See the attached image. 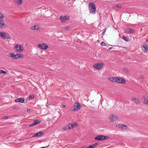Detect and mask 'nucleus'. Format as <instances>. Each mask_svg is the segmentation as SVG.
<instances>
[{
  "label": "nucleus",
  "mask_w": 148,
  "mask_h": 148,
  "mask_svg": "<svg viewBox=\"0 0 148 148\" xmlns=\"http://www.w3.org/2000/svg\"><path fill=\"white\" fill-rule=\"evenodd\" d=\"M62 108H64L65 107V105H62Z\"/></svg>",
  "instance_id": "nucleus-39"
},
{
  "label": "nucleus",
  "mask_w": 148,
  "mask_h": 148,
  "mask_svg": "<svg viewBox=\"0 0 148 148\" xmlns=\"http://www.w3.org/2000/svg\"><path fill=\"white\" fill-rule=\"evenodd\" d=\"M145 98V101L144 103L148 105V99H146V98H145V97H144Z\"/></svg>",
  "instance_id": "nucleus-28"
},
{
  "label": "nucleus",
  "mask_w": 148,
  "mask_h": 148,
  "mask_svg": "<svg viewBox=\"0 0 148 148\" xmlns=\"http://www.w3.org/2000/svg\"><path fill=\"white\" fill-rule=\"evenodd\" d=\"M116 77H113L109 78L108 79L111 82H116Z\"/></svg>",
  "instance_id": "nucleus-19"
},
{
  "label": "nucleus",
  "mask_w": 148,
  "mask_h": 148,
  "mask_svg": "<svg viewBox=\"0 0 148 148\" xmlns=\"http://www.w3.org/2000/svg\"><path fill=\"white\" fill-rule=\"evenodd\" d=\"M7 118H8V117H7L6 116H4V119H6Z\"/></svg>",
  "instance_id": "nucleus-40"
},
{
  "label": "nucleus",
  "mask_w": 148,
  "mask_h": 148,
  "mask_svg": "<svg viewBox=\"0 0 148 148\" xmlns=\"http://www.w3.org/2000/svg\"><path fill=\"white\" fill-rule=\"evenodd\" d=\"M34 96L33 95H30L29 96V99H34Z\"/></svg>",
  "instance_id": "nucleus-30"
},
{
  "label": "nucleus",
  "mask_w": 148,
  "mask_h": 148,
  "mask_svg": "<svg viewBox=\"0 0 148 148\" xmlns=\"http://www.w3.org/2000/svg\"><path fill=\"white\" fill-rule=\"evenodd\" d=\"M60 19L61 21L63 23H64L68 20L69 19V17L68 16H60Z\"/></svg>",
  "instance_id": "nucleus-9"
},
{
  "label": "nucleus",
  "mask_w": 148,
  "mask_h": 148,
  "mask_svg": "<svg viewBox=\"0 0 148 148\" xmlns=\"http://www.w3.org/2000/svg\"><path fill=\"white\" fill-rule=\"evenodd\" d=\"M139 77L140 79H142L143 78V76L142 75H140L139 76Z\"/></svg>",
  "instance_id": "nucleus-36"
},
{
  "label": "nucleus",
  "mask_w": 148,
  "mask_h": 148,
  "mask_svg": "<svg viewBox=\"0 0 148 148\" xmlns=\"http://www.w3.org/2000/svg\"><path fill=\"white\" fill-rule=\"evenodd\" d=\"M116 82L119 84H125L126 83L125 80L122 77H116Z\"/></svg>",
  "instance_id": "nucleus-5"
},
{
  "label": "nucleus",
  "mask_w": 148,
  "mask_h": 148,
  "mask_svg": "<svg viewBox=\"0 0 148 148\" xmlns=\"http://www.w3.org/2000/svg\"><path fill=\"white\" fill-rule=\"evenodd\" d=\"M123 71H125L126 73H129V70L127 68H124L123 69Z\"/></svg>",
  "instance_id": "nucleus-29"
},
{
  "label": "nucleus",
  "mask_w": 148,
  "mask_h": 148,
  "mask_svg": "<svg viewBox=\"0 0 148 148\" xmlns=\"http://www.w3.org/2000/svg\"><path fill=\"white\" fill-rule=\"evenodd\" d=\"M0 36L3 39H10V36L7 33L4 32H0Z\"/></svg>",
  "instance_id": "nucleus-4"
},
{
  "label": "nucleus",
  "mask_w": 148,
  "mask_h": 148,
  "mask_svg": "<svg viewBox=\"0 0 148 148\" xmlns=\"http://www.w3.org/2000/svg\"><path fill=\"white\" fill-rule=\"evenodd\" d=\"M116 8H122V6L121 4H116L112 6V8L115 9Z\"/></svg>",
  "instance_id": "nucleus-18"
},
{
  "label": "nucleus",
  "mask_w": 148,
  "mask_h": 148,
  "mask_svg": "<svg viewBox=\"0 0 148 148\" xmlns=\"http://www.w3.org/2000/svg\"><path fill=\"white\" fill-rule=\"evenodd\" d=\"M27 112H31V110H28V109L27 110Z\"/></svg>",
  "instance_id": "nucleus-41"
},
{
  "label": "nucleus",
  "mask_w": 148,
  "mask_h": 148,
  "mask_svg": "<svg viewBox=\"0 0 148 148\" xmlns=\"http://www.w3.org/2000/svg\"><path fill=\"white\" fill-rule=\"evenodd\" d=\"M31 29L32 30H34L36 29V26H32L31 28Z\"/></svg>",
  "instance_id": "nucleus-32"
},
{
  "label": "nucleus",
  "mask_w": 148,
  "mask_h": 148,
  "mask_svg": "<svg viewBox=\"0 0 148 148\" xmlns=\"http://www.w3.org/2000/svg\"><path fill=\"white\" fill-rule=\"evenodd\" d=\"M120 126L121 128L123 130L127 129V125H126L122 124Z\"/></svg>",
  "instance_id": "nucleus-23"
},
{
  "label": "nucleus",
  "mask_w": 148,
  "mask_h": 148,
  "mask_svg": "<svg viewBox=\"0 0 148 148\" xmlns=\"http://www.w3.org/2000/svg\"><path fill=\"white\" fill-rule=\"evenodd\" d=\"M86 147H82L81 148H86Z\"/></svg>",
  "instance_id": "nucleus-43"
},
{
  "label": "nucleus",
  "mask_w": 148,
  "mask_h": 148,
  "mask_svg": "<svg viewBox=\"0 0 148 148\" xmlns=\"http://www.w3.org/2000/svg\"><path fill=\"white\" fill-rule=\"evenodd\" d=\"M121 125H120V124H118V125H116V127H119V128H121V127H121V126H121Z\"/></svg>",
  "instance_id": "nucleus-35"
},
{
  "label": "nucleus",
  "mask_w": 148,
  "mask_h": 148,
  "mask_svg": "<svg viewBox=\"0 0 148 148\" xmlns=\"http://www.w3.org/2000/svg\"><path fill=\"white\" fill-rule=\"evenodd\" d=\"M6 27V25L4 21L0 22V29H4Z\"/></svg>",
  "instance_id": "nucleus-15"
},
{
  "label": "nucleus",
  "mask_w": 148,
  "mask_h": 148,
  "mask_svg": "<svg viewBox=\"0 0 148 148\" xmlns=\"http://www.w3.org/2000/svg\"><path fill=\"white\" fill-rule=\"evenodd\" d=\"M4 18V16L3 14L1 13H0V22L4 21L3 18Z\"/></svg>",
  "instance_id": "nucleus-20"
},
{
  "label": "nucleus",
  "mask_w": 148,
  "mask_h": 148,
  "mask_svg": "<svg viewBox=\"0 0 148 148\" xmlns=\"http://www.w3.org/2000/svg\"><path fill=\"white\" fill-rule=\"evenodd\" d=\"M106 45L104 42H102V46H105Z\"/></svg>",
  "instance_id": "nucleus-37"
},
{
  "label": "nucleus",
  "mask_w": 148,
  "mask_h": 148,
  "mask_svg": "<svg viewBox=\"0 0 148 148\" xmlns=\"http://www.w3.org/2000/svg\"><path fill=\"white\" fill-rule=\"evenodd\" d=\"M90 0V1H94V0Z\"/></svg>",
  "instance_id": "nucleus-44"
},
{
  "label": "nucleus",
  "mask_w": 148,
  "mask_h": 148,
  "mask_svg": "<svg viewBox=\"0 0 148 148\" xmlns=\"http://www.w3.org/2000/svg\"><path fill=\"white\" fill-rule=\"evenodd\" d=\"M9 56L8 55L9 57H11L13 59H17L20 58H23V56L20 53H18L16 54L15 55L14 53H11L9 54Z\"/></svg>",
  "instance_id": "nucleus-3"
},
{
  "label": "nucleus",
  "mask_w": 148,
  "mask_h": 148,
  "mask_svg": "<svg viewBox=\"0 0 148 148\" xmlns=\"http://www.w3.org/2000/svg\"><path fill=\"white\" fill-rule=\"evenodd\" d=\"M132 101L136 104H139L140 103V100L138 98L135 97H132Z\"/></svg>",
  "instance_id": "nucleus-14"
},
{
  "label": "nucleus",
  "mask_w": 148,
  "mask_h": 148,
  "mask_svg": "<svg viewBox=\"0 0 148 148\" xmlns=\"http://www.w3.org/2000/svg\"><path fill=\"white\" fill-rule=\"evenodd\" d=\"M125 33L127 34H132L134 32L135 30L133 29L127 28L125 30Z\"/></svg>",
  "instance_id": "nucleus-12"
},
{
  "label": "nucleus",
  "mask_w": 148,
  "mask_h": 148,
  "mask_svg": "<svg viewBox=\"0 0 148 148\" xmlns=\"http://www.w3.org/2000/svg\"><path fill=\"white\" fill-rule=\"evenodd\" d=\"M113 48V47H110L108 49V50H111L112 48Z\"/></svg>",
  "instance_id": "nucleus-38"
},
{
  "label": "nucleus",
  "mask_w": 148,
  "mask_h": 148,
  "mask_svg": "<svg viewBox=\"0 0 148 148\" xmlns=\"http://www.w3.org/2000/svg\"><path fill=\"white\" fill-rule=\"evenodd\" d=\"M68 27H66L65 28V29L66 30V29H68Z\"/></svg>",
  "instance_id": "nucleus-42"
},
{
  "label": "nucleus",
  "mask_w": 148,
  "mask_h": 148,
  "mask_svg": "<svg viewBox=\"0 0 148 148\" xmlns=\"http://www.w3.org/2000/svg\"><path fill=\"white\" fill-rule=\"evenodd\" d=\"M14 2L17 5H20L22 3V0H13Z\"/></svg>",
  "instance_id": "nucleus-17"
},
{
  "label": "nucleus",
  "mask_w": 148,
  "mask_h": 148,
  "mask_svg": "<svg viewBox=\"0 0 148 148\" xmlns=\"http://www.w3.org/2000/svg\"><path fill=\"white\" fill-rule=\"evenodd\" d=\"M81 107V106L78 103L76 102L75 104L74 108L72 111H75L79 110Z\"/></svg>",
  "instance_id": "nucleus-10"
},
{
  "label": "nucleus",
  "mask_w": 148,
  "mask_h": 148,
  "mask_svg": "<svg viewBox=\"0 0 148 148\" xmlns=\"http://www.w3.org/2000/svg\"><path fill=\"white\" fill-rule=\"evenodd\" d=\"M141 48L143 51L147 53L148 51V45L145 43H144L141 45Z\"/></svg>",
  "instance_id": "nucleus-7"
},
{
  "label": "nucleus",
  "mask_w": 148,
  "mask_h": 148,
  "mask_svg": "<svg viewBox=\"0 0 148 148\" xmlns=\"http://www.w3.org/2000/svg\"><path fill=\"white\" fill-rule=\"evenodd\" d=\"M102 67H103V66H104V64H103V63H102Z\"/></svg>",
  "instance_id": "nucleus-45"
},
{
  "label": "nucleus",
  "mask_w": 148,
  "mask_h": 148,
  "mask_svg": "<svg viewBox=\"0 0 148 148\" xmlns=\"http://www.w3.org/2000/svg\"><path fill=\"white\" fill-rule=\"evenodd\" d=\"M93 67L97 70H99L102 68V64L97 63L93 65Z\"/></svg>",
  "instance_id": "nucleus-11"
},
{
  "label": "nucleus",
  "mask_w": 148,
  "mask_h": 148,
  "mask_svg": "<svg viewBox=\"0 0 148 148\" xmlns=\"http://www.w3.org/2000/svg\"><path fill=\"white\" fill-rule=\"evenodd\" d=\"M74 125H76V124H75V123H74V124H70V125H70V129H72L74 127Z\"/></svg>",
  "instance_id": "nucleus-27"
},
{
  "label": "nucleus",
  "mask_w": 148,
  "mask_h": 148,
  "mask_svg": "<svg viewBox=\"0 0 148 148\" xmlns=\"http://www.w3.org/2000/svg\"><path fill=\"white\" fill-rule=\"evenodd\" d=\"M41 122V121L39 120H35L34 121V123L35 124V125H36L40 123Z\"/></svg>",
  "instance_id": "nucleus-22"
},
{
  "label": "nucleus",
  "mask_w": 148,
  "mask_h": 148,
  "mask_svg": "<svg viewBox=\"0 0 148 148\" xmlns=\"http://www.w3.org/2000/svg\"><path fill=\"white\" fill-rule=\"evenodd\" d=\"M43 132H39L35 134L33 136V137H38L40 136L42 134H43Z\"/></svg>",
  "instance_id": "nucleus-16"
},
{
  "label": "nucleus",
  "mask_w": 148,
  "mask_h": 148,
  "mask_svg": "<svg viewBox=\"0 0 148 148\" xmlns=\"http://www.w3.org/2000/svg\"><path fill=\"white\" fill-rule=\"evenodd\" d=\"M63 129L65 130L70 129V125H68L64 126V127L63 128Z\"/></svg>",
  "instance_id": "nucleus-26"
},
{
  "label": "nucleus",
  "mask_w": 148,
  "mask_h": 148,
  "mask_svg": "<svg viewBox=\"0 0 148 148\" xmlns=\"http://www.w3.org/2000/svg\"><path fill=\"white\" fill-rule=\"evenodd\" d=\"M118 118V116H117L112 114L110 115L108 119L111 122H114L116 121Z\"/></svg>",
  "instance_id": "nucleus-6"
},
{
  "label": "nucleus",
  "mask_w": 148,
  "mask_h": 148,
  "mask_svg": "<svg viewBox=\"0 0 148 148\" xmlns=\"http://www.w3.org/2000/svg\"><path fill=\"white\" fill-rule=\"evenodd\" d=\"M106 29H107V28H105L104 29L103 31V32L102 33V34H103V35H104L105 34V32Z\"/></svg>",
  "instance_id": "nucleus-34"
},
{
  "label": "nucleus",
  "mask_w": 148,
  "mask_h": 148,
  "mask_svg": "<svg viewBox=\"0 0 148 148\" xmlns=\"http://www.w3.org/2000/svg\"><path fill=\"white\" fill-rule=\"evenodd\" d=\"M35 125V124H34V123H32V124H30V125H29V127H33V126H34Z\"/></svg>",
  "instance_id": "nucleus-33"
},
{
  "label": "nucleus",
  "mask_w": 148,
  "mask_h": 148,
  "mask_svg": "<svg viewBox=\"0 0 148 148\" xmlns=\"http://www.w3.org/2000/svg\"><path fill=\"white\" fill-rule=\"evenodd\" d=\"M122 38L124 40H125L126 41H130V40L129 38L127 37H126L125 36H124L122 37Z\"/></svg>",
  "instance_id": "nucleus-24"
},
{
  "label": "nucleus",
  "mask_w": 148,
  "mask_h": 148,
  "mask_svg": "<svg viewBox=\"0 0 148 148\" xmlns=\"http://www.w3.org/2000/svg\"><path fill=\"white\" fill-rule=\"evenodd\" d=\"M88 7L90 13L92 14L96 13V7L95 3L93 2L89 3Z\"/></svg>",
  "instance_id": "nucleus-1"
},
{
  "label": "nucleus",
  "mask_w": 148,
  "mask_h": 148,
  "mask_svg": "<svg viewBox=\"0 0 148 148\" xmlns=\"http://www.w3.org/2000/svg\"><path fill=\"white\" fill-rule=\"evenodd\" d=\"M25 101V99L24 98H19L15 99V101L17 102H20L21 103H24Z\"/></svg>",
  "instance_id": "nucleus-13"
},
{
  "label": "nucleus",
  "mask_w": 148,
  "mask_h": 148,
  "mask_svg": "<svg viewBox=\"0 0 148 148\" xmlns=\"http://www.w3.org/2000/svg\"><path fill=\"white\" fill-rule=\"evenodd\" d=\"M3 73L4 74H7V73L6 72L3 71V70H0V73Z\"/></svg>",
  "instance_id": "nucleus-31"
},
{
  "label": "nucleus",
  "mask_w": 148,
  "mask_h": 148,
  "mask_svg": "<svg viewBox=\"0 0 148 148\" xmlns=\"http://www.w3.org/2000/svg\"><path fill=\"white\" fill-rule=\"evenodd\" d=\"M95 139L96 140H102V135H99L96 137Z\"/></svg>",
  "instance_id": "nucleus-21"
},
{
  "label": "nucleus",
  "mask_w": 148,
  "mask_h": 148,
  "mask_svg": "<svg viewBox=\"0 0 148 148\" xmlns=\"http://www.w3.org/2000/svg\"><path fill=\"white\" fill-rule=\"evenodd\" d=\"M14 49L15 51L18 53H21L24 50L23 47L20 44L16 45L14 46Z\"/></svg>",
  "instance_id": "nucleus-2"
},
{
  "label": "nucleus",
  "mask_w": 148,
  "mask_h": 148,
  "mask_svg": "<svg viewBox=\"0 0 148 148\" xmlns=\"http://www.w3.org/2000/svg\"><path fill=\"white\" fill-rule=\"evenodd\" d=\"M109 138V136H104L102 135V140L106 139H107Z\"/></svg>",
  "instance_id": "nucleus-25"
},
{
  "label": "nucleus",
  "mask_w": 148,
  "mask_h": 148,
  "mask_svg": "<svg viewBox=\"0 0 148 148\" xmlns=\"http://www.w3.org/2000/svg\"><path fill=\"white\" fill-rule=\"evenodd\" d=\"M38 47L41 49H46L48 48V46L46 44L42 43L38 44Z\"/></svg>",
  "instance_id": "nucleus-8"
},
{
  "label": "nucleus",
  "mask_w": 148,
  "mask_h": 148,
  "mask_svg": "<svg viewBox=\"0 0 148 148\" xmlns=\"http://www.w3.org/2000/svg\"><path fill=\"white\" fill-rule=\"evenodd\" d=\"M46 106H47V107H48V108L49 107H48V106H47V105H46Z\"/></svg>",
  "instance_id": "nucleus-46"
}]
</instances>
